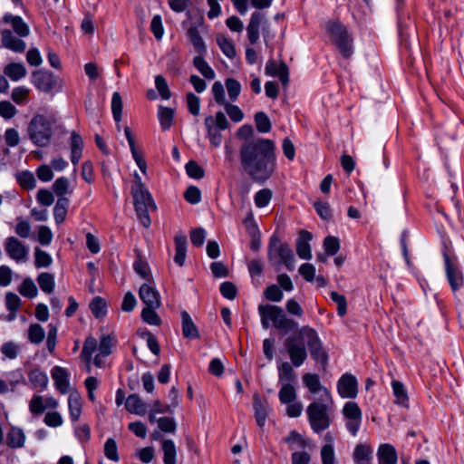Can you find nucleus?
<instances>
[{
    "instance_id": "1",
    "label": "nucleus",
    "mask_w": 464,
    "mask_h": 464,
    "mask_svg": "<svg viewBox=\"0 0 464 464\" xmlns=\"http://www.w3.org/2000/svg\"><path fill=\"white\" fill-rule=\"evenodd\" d=\"M243 170L257 184H265L277 168L276 143L266 138H254L245 141L239 149Z\"/></svg>"
},
{
    "instance_id": "2",
    "label": "nucleus",
    "mask_w": 464,
    "mask_h": 464,
    "mask_svg": "<svg viewBox=\"0 0 464 464\" xmlns=\"http://www.w3.org/2000/svg\"><path fill=\"white\" fill-rule=\"evenodd\" d=\"M333 403L330 391L325 390L324 395H320L307 406V420L314 433L320 434L331 426Z\"/></svg>"
},
{
    "instance_id": "3",
    "label": "nucleus",
    "mask_w": 464,
    "mask_h": 464,
    "mask_svg": "<svg viewBox=\"0 0 464 464\" xmlns=\"http://www.w3.org/2000/svg\"><path fill=\"white\" fill-rule=\"evenodd\" d=\"M324 29L329 41L341 56L344 59L351 58L354 53V37L349 27L339 19H332L326 22Z\"/></svg>"
},
{
    "instance_id": "4",
    "label": "nucleus",
    "mask_w": 464,
    "mask_h": 464,
    "mask_svg": "<svg viewBox=\"0 0 464 464\" xmlns=\"http://www.w3.org/2000/svg\"><path fill=\"white\" fill-rule=\"evenodd\" d=\"M257 311L264 329L274 326L280 332L289 333L298 327V324L294 319L287 317L280 306L262 304L258 305Z\"/></svg>"
},
{
    "instance_id": "5",
    "label": "nucleus",
    "mask_w": 464,
    "mask_h": 464,
    "mask_svg": "<svg viewBox=\"0 0 464 464\" xmlns=\"http://www.w3.org/2000/svg\"><path fill=\"white\" fill-rule=\"evenodd\" d=\"M112 346L113 338L110 334L102 335L99 344L94 337H87L80 354L81 359L87 364H90L92 354L98 350V353L94 356L93 363L95 366L102 368L104 366L103 359L111 353Z\"/></svg>"
},
{
    "instance_id": "6",
    "label": "nucleus",
    "mask_w": 464,
    "mask_h": 464,
    "mask_svg": "<svg viewBox=\"0 0 464 464\" xmlns=\"http://www.w3.org/2000/svg\"><path fill=\"white\" fill-rule=\"evenodd\" d=\"M136 185L132 188L133 203L136 215L139 220L145 227L150 226L151 220L150 217V210L155 209L156 205L148 189L145 188L141 181V178L138 173L134 175Z\"/></svg>"
},
{
    "instance_id": "7",
    "label": "nucleus",
    "mask_w": 464,
    "mask_h": 464,
    "mask_svg": "<svg viewBox=\"0 0 464 464\" xmlns=\"http://www.w3.org/2000/svg\"><path fill=\"white\" fill-rule=\"evenodd\" d=\"M267 256L276 270L282 266L289 271L295 269V258L293 249L287 243L282 242L276 234H273L269 239Z\"/></svg>"
},
{
    "instance_id": "8",
    "label": "nucleus",
    "mask_w": 464,
    "mask_h": 464,
    "mask_svg": "<svg viewBox=\"0 0 464 464\" xmlns=\"http://www.w3.org/2000/svg\"><path fill=\"white\" fill-rule=\"evenodd\" d=\"M31 82L38 92L51 96L63 89V80L60 76L47 69L34 71L31 73Z\"/></svg>"
},
{
    "instance_id": "9",
    "label": "nucleus",
    "mask_w": 464,
    "mask_h": 464,
    "mask_svg": "<svg viewBox=\"0 0 464 464\" xmlns=\"http://www.w3.org/2000/svg\"><path fill=\"white\" fill-rule=\"evenodd\" d=\"M298 336L306 342L312 359L325 368L328 363V354L317 332L314 328L304 325L298 330Z\"/></svg>"
},
{
    "instance_id": "10",
    "label": "nucleus",
    "mask_w": 464,
    "mask_h": 464,
    "mask_svg": "<svg viewBox=\"0 0 464 464\" xmlns=\"http://www.w3.org/2000/svg\"><path fill=\"white\" fill-rule=\"evenodd\" d=\"M444 270L447 281L454 295L464 286V276L459 266L458 257L448 253L447 249L442 252Z\"/></svg>"
},
{
    "instance_id": "11",
    "label": "nucleus",
    "mask_w": 464,
    "mask_h": 464,
    "mask_svg": "<svg viewBox=\"0 0 464 464\" xmlns=\"http://www.w3.org/2000/svg\"><path fill=\"white\" fill-rule=\"evenodd\" d=\"M209 142L214 147H219L222 142L221 130L228 128L229 123L222 111H218L215 116H208L204 121Z\"/></svg>"
},
{
    "instance_id": "12",
    "label": "nucleus",
    "mask_w": 464,
    "mask_h": 464,
    "mask_svg": "<svg viewBox=\"0 0 464 464\" xmlns=\"http://www.w3.org/2000/svg\"><path fill=\"white\" fill-rule=\"evenodd\" d=\"M278 398L281 404H286V415L290 418H297L303 412V404L296 401L297 392L295 384L280 385Z\"/></svg>"
},
{
    "instance_id": "13",
    "label": "nucleus",
    "mask_w": 464,
    "mask_h": 464,
    "mask_svg": "<svg viewBox=\"0 0 464 464\" xmlns=\"http://www.w3.org/2000/svg\"><path fill=\"white\" fill-rule=\"evenodd\" d=\"M52 129L49 121L43 115H36L31 120V140L45 147L50 143Z\"/></svg>"
},
{
    "instance_id": "14",
    "label": "nucleus",
    "mask_w": 464,
    "mask_h": 464,
    "mask_svg": "<svg viewBox=\"0 0 464 464\" xmlns=\"http://www.w3.org/2000/svg\"><path fill=\"white\" fill-rule=\"evenodd\" d=\"M305 341H303L298 336V332L285 340V347L290 358L293 366L298 368L307 359V351L305 347Z\"/></svg>"
},
{
    "instance_id": "15",
    "label": "nucleus",
    "mask_w": 464,
    "mask_h": 464,
    "mask_svg": "<svg viewBox=\"0 0 464 464\" xmlns=\"http://www.w3.org/2000/svg\"><path fill=\"white\" fill-rule=\"evenodd\" d=\"M345 428L348 432L356 437L362 425V412L355 401H347L343 408Z\"/></svg>"
},
{
    "instance_id": "16",
    "label": "nucleus",
    "mask_w": 464,
    "mask_h": 464,
    "mask_svg": "<svg viewBox=\"0 0 464 464\" xmlns=\"http://www.w3.org/2000/svg\"><path fill=\"white\" fill-rule=\"evenodd\" d=\"M339 395L344 399H354L358 394V382L351 373L343 374L337 382Z\"/></svg>"
},
{
    "instance_id": "17",
    "label": "nucleus",
    "mask_w": 464,
    "mask_h": 464,
    "mask_svg": "<svg viewBox=\"0 0 464 464\" xmlns=\"http://www.w3.org/2000/svg\"><path fill=\"white\" fill-rule=\"evenodd\" d=\"M139 296L144 303L145 306L160 308L161 304L160 293L150 284L144 283L140 285L139 289Z\"/></svg>"
},
{
    "instance_id": "18",
    "label": "nucleus",
    "mask_w": 464,
    "mask_h": 464,
    "mask_svg": "<svg viewBox=\"0 0 464 464\" xmlns=\"http://www.w3.org/2000/svg\"><path fill=\"white\" fill-rule=\"evenodd\" d=\"M31 412L42 414L46 410H54L58 407V401L53 396L34 395L31 399Z\"/></svg>"
},
{
    "instance_id": "19",
    "label": "nucleus",
    "mask_w": 464,
    "mask_h": 464,
    "mask_svg": "<svg viewBox=\"0 0 464 464\" xmlns=\"http://www.w3.org/2000/svg\"><path fill=\"white\" fill-rule=\"evenodd\" d=\"M51 375L55 389L62 394L68 393L70 391V382L67 370L56 365L52 369Z\"/></svg>"
},
{
    "instance_id": "20",
    "label": "nucleus",
    "mask_w": 464,
    "mask_h": 464,
    "mask_svg": "<svg viewBox=\"0 0 464 464\" xmlns=\"http://www.w3.org/2000/svg\"><path fill=\"white\" fill-rule=\"evenodd\" d=\"M313 235L307 230H301L296 239V253L301 259L310 260L312 258V251L310 241Z\"/></svg>"
},
{
    "instance_id": "21",
    "label": "nucleus",
    "mask_w": 464,
    "mask_h": 464,
    "mask_svg": "<svg viewBox=\"0 0 464 464\" xmlns=\"http://www.w3.org/2000/svg\"><path fill=\"white\" fill-rule=\"evenodd\" d=\"M266 73L272 77H278L284 86L289 82L288 67L284 62L277 65L274 60H268L266 64Z\"/></svg>"
},
{
    "instance_id": "22",
    "label": "nucleus",
    "mask_w": 464,
    "mask_h": 464,
    "mask_svg": "<svg viewBox=\"0 0 464 464\" xmlns=\"http://www.w3.org/2000/svg\"><path fill=\"white\" fill-rule=\"evenodd\" d=\"M70 145V160L73 166L79 164L83 151V140L80 134L72 131L69 140Z\"/></svg>"
},
{
    "instance_id": "23",
    "label": "nucleus",
    "mask_w": 464,
    "mask_h": 464,
    "mask_svg": "<svg viewBox=\"0 0 464 464\" xmlns=\"http://www.w3.org/2000/svg\"><path fill=\"white\" fill-rule=\"evenodd\" d=\"M124 134L127 139V141H128L130 152H131V156H132L135 163L139 167L141 173L146 175L147 174V162L144 160L143 156L138 151V150L136 148L134 137H133L131 130L129 127H125Z\"/></svg>"
},
{
    "instance_id": "24",
    "label": "nucleus",
    "mask_w": 464,
    "mask_h": 464,
    "mask_svg": "<svg viewBox=\"0 0 464 464\" xmlns=\"http://www.w3.org/2000/svg\"><path fill=\"white\" fill-rule=\"evenodd\" d=\"M68 410L72 422H77L80 420L82 411V400L77 392H73L69 394Z\"/></svg>"
},
{
    "instance_id": "25",
    "label": "nucleus",
    "mask_w": 464,
    "mask_h": 464,
    "mask_svg": "<svg viewBox=\"0 0 464 464\" xmlns=\"http://www.w3.org/2000/svg\"><path fill=\"white\" fill-rule=\"evenodd\" d=\"M379 464H397L398 455L395 448L388 443L380 445L378 451Z\"/></svg>"
},
{
    "instance_id": "26",
    "label": "nucleus",
    "mask_w": 464,
    "mask_h": 464,
    "mask_svg": "<svg viewBox=\"0 0 464 464\" xmlns=\"http://www.w3.org/2000/svg\"><path fill=\"white\" fill-rule=\"evenodd\" d=\"M253 408L256 424L259 428H263L268 415V405L266 402L263 401L258 395H255L253 399Z\"/></svg>"
},
{
    "instance_id": "27",
    "label": "nucleus",
    "mask_w": 464,
    "mask_h": 464,
    "mask_svg": "<svg viewBox=\"0 0 464 464\" xmlns=\"http://www.w3.org/2000/svg\"><path fill=\"white\" fill-rule=\"evenodd\" d=\"M181 324H182V334L188 339H198L199 338V333L198 327L192 321L191 316L187 311L181 312Z\"/></svg>"
},
{
    "instance_id": "28",
    "label": "nucleus",
    "mask_w": 464,
    "mask_h": 464,
    "mask_svg": "<svg viewBox=\"0 0 464 464\" xmlns=\"http://www.w3.org/2000/svg\"><path fill=\"white\" fill-rule=\"evenodd\" d=\"M262 21V14L258 12L252 14L248 25L246 27L247 38L250 44H255L259 39V30Z\"/></svg>"
},
{
    "instance_id": "29",
    "label": "nucleus",
    "mask_w": 464,
    "mask_h": 464,
    "mask_svg": "<svg viewBox=\"0 0 464 464\" xmlns=\"http://www.w3.org/2000/svg\"><path fill=\"white\" fill-rule=\"evenodd\" d=\"M126 410L133 414L143 416L147 413V405L137 394H130L126 399Z\"/></svg>"
},
{
    "instance_id": "30",
    "label": "nucleus",
    "mask_w": 464,
    "mask_h": 464,
    "mask_svg": "<svg viewBox=\"0 0 464 464\" xmlns=\"http://www.w3.org/2000/svg\"><path fill=\"white\" fill-rule=\"evenodd\" d=\"M278 371V384H295V372L291 363L287 362H282L277 367Z\"/></svg>"
},
{
    "instance_id": "31",
    "label": "nucleus",
    "mask_w": 464,
    "mask_h": 464,
    "mask_svg": "<svg viewBox=\"0 0 464 464\" xmlns=\"http://www.w3.org/2000/svg\"><path fill=\"white\" fill-rule=\"evenodd\" d=\"M1 35L2 44L5 47L14 52H23L25 49V43L14 36L10 30H3Z\"/></svg>"
},
{
    "instance_id": "32",
    "label": "nucleus",
    "mask_w": 464,
    "mask_h": 464,
    "mask_svg": "<svg viewBox=\"0 0 464 464\" xmlns=\"http://www.w3.org/2000/svg\"><path fill=\"white\" fill-rule=\"evenodd\" d=\"M175 242V256L174 262L179 266H183L186 260V253H187V237L184 235H177L174 238Z\"/></svg>"
},
{
    "instance_id": "33",
    "label": "nucleus",
    "mask_w": 464,
    "mask_h": 464,
    "mask_svg": "<svg viewBox=\"0 0 464 464\" xmlns=\"http://www.w3.org/2000/svg\"><path fill=\"white\" fill-rule=\"evenodd\" d=\"M372 449L367 444H357L353 454L356 464H365L372 460Z\"/></svg>"
},
{
    "instance_id": "34",
    "label": "nucleus",
    "mask_w": 464,
    "mask_h": 464,
    "mask_svg": "<svg viewBox=\"0 0 464 464\" xmlns=\"http://www.w3.org/2000/svg\"><path fill=\"white\" fill-rule=\"evenodd\" d=\"M5 249L9 256L16 260L25 257L26 248L15 237H9L5 244Z\"/></svg>"
},
{
    "instance_id": "35",
    "label": "nucleus",
    "mask_w": 464,
    "mask_h": 464,
    "mask_svg": "<svg viewBox=\"0 0 464 464\" xmlns=\"http://www.w3.org/2000/svg\"><path fill=\"white\" fill-rule=\"evenodd\" d=\"M303 382L312 394L321 392L320 395H324L327 388L321 385L320 378L316 373H305L303 375Z\"/></svg>"
},
{
    "instance_id": "36",
    "label": "nucleus",
    "mask_w": 464,
    "mask_h": 464,
    "mask_svg": "<svg viewBox=\"0 0 464 464\" xmlns=\"http://www.w3.org/2000/svg\"><path fill=\"white\" fill-rule=\"evenodd\" d=\"M161 450L163 452L164 464L177 463V448L175 442L171 439H165L162 440Z\"/></svg>"
},
{
    "instance_id": "37",
    "label": "nucleus",
    "mask_w": 464,
    "mask_h": 464,
    "mask_svg": "<svg viewBox=\"0 0 464 464\" xmlns=\"http://www.w3.org/2000/svg\"><path fill=\"white\" fill-rule=\"evenodd\" d=\"M34 265L37 269L48 268L53 264L52 256L39 246L34 247Z\"/></svg>"
},
{
    "instance_id": "38",
    "label": "nucleus",
    "mask_w": 464,
    "mask_h": 464,
    "mask_svg": "<svg viewBox=\"0 0 464 464\" xmlns=\"http://www.w3.org/2000/svg\"><path fill=\"white\" fill-rule=\"evenodd\" d=\"M70 200L67 198H58L55 206L53 208V218L57 225L64 222Z\"/></svg>"
},
{
    "instance_id": "39",
    "label": "nucleus",
    "mask_w": 464,
    "mask_h": 464,
    "mask_svg": "<svg viewBox=\"0 0 464 464\" xmlns=\"http://www.w3.org/2000/svg\"><path fill=\"white\" fill-rule=\"evenodd\" d=\"M187 34L196 52L203 55L207 48L198 29L196 26H191L188 29Z\"/></svg>"
},
{
    "instance_id": "40",
    "label": "nucleus",
    "mask_w": 464,
    "mask_h": 464,
    "mask_svg": "<svg viewBox=\"0 0 464 464\" xmlns=\"http://www.w3.org/2000/svg\"><path fill=\"white\" fill-rule=\"evenodd\" d=\"M393 395L395 396V403L401 406H408L409 397L404 384L397 380H393L391 382Z\"/></svg>"
},
{
    "instance_id": "41",
    "label": "nucleus",
    "mask_w": 464,
    "mask_h": 464,
    "mask_svg": "<svg viewBox=\"0 0 464 464\" xmlns=\"http://www.w3.org/2000/svg\"><path fill=\"white\" fill-rule=\"evenodd\" d=\"M193 65L206 79L213 80L216 77L214 70L203 58V55L199 54L195 56L193 59Z\"/></svg>"
},
{
    "instance_id": "42",
    "label": "nucleus",
    "mask_w": 464,
    "mask_h": 464,
    "mask_svg": "<svg viewBox=\"0 0 464 464\" xmlns=\"http://www.w3.org/2000/svg\"><path fill=\"white\" fill-rule=\"evenodd\" d=\"M48 382V376L44 372L39 369L31 370V386L33 388L42 392L47 387Z\"/></svg>"
},
{
    "instance_id": "43",
    "label": "nucleus",
    "mask_w": 464,
    "mask_h": 464,
    "mask_svg": "<svg viewBox=\"0 0 464 464\" xmlns=\"http://www.w3.org/2000/svg\"><path fill=\"white\" fill-rule=\"evenodd\" d=\"M40 289L47 294L53 292L55 287L54 276L51 273L43 272L36 278Z\"/></svg>"
},
{
    "instance_id": "44",
    "label": "nucleus",
    "mask_w": 464,
    "mask_h": 464,
    "mask_svg": "<svg viewBox=\"0 0 464 464\" xmlns=\"http://www.w3.org/2000/svg\"><path fill=\"white\" fill-rule=\"evenodd\" d=\"M53 238V234L51 228L47 226L42 225L36 227L34 233V239L43 246L51 245Z\"/></svg>"
},
{
    "instance_id": "45",
    "label": "nucleus",
    "mask_w": 464,
    "mask_h": 464,
    "mask_svg": "<svg viewBox=\"0 0 464 464\" xmlns=\"http://www.w3.org/2000/svg\"><path fill=\"white\" fill-rule=\"evenodd\" d=\"M90 309L93 316L97 319H102L107 314V303L106 301L101 297H94L90 303Z\"/></svg>"
},
{
    "instance_id": "46",
    "label": "nucleus",
    "mask_w": 464,
    "mask_h": 464,
    "mask_svg": "<svg viewBox=\"0 0 464 464\" xmlns=\"http://www.w3.org/2000/svg\"><path fill=\"white\" fill-rule=\"evenodd\" d=\"M174 111L171 108L160 106L158 117L162 130H169L174 120Z\"/></svg>"
},
{
    "instance_id": "47",
    "label": "nucleus",
    "mask_w": 464,
    "mask_h": 464,
    "mask_svg": "<svg viewBox=\"0 0 464 464\" xmlns=\"http://www.w3.org/2000/svg\"><path fill=\"white\" fill-rule=\"evenodd\" d=\"M4 21L5 23H10L14 31L19 36H26L27 35V34H28L27 24L22 20L21 17L6 14L4 17Z\"/></svg>"
},
{
    "instance_id": "48",
    "label": "nucleus",
    "mask_w": 464,
    "mask_h": 464,
    "mask_svg": "<svg viewBox=\"0 0 464 464\" xmlns=\"http://www.w3.org/2000/svg\"><path fill=\"white\" fill-rule=\"evenodd\" d=\"M103 452L107 459L116 463L120 461L118 445L114 439L109 438L106 440L103 447Z\"/></svg>"
},
{
    "instance_id": "49",
    "label": "nucleus",
    "mask_w": 464,
    "mask_h": 464,
    "mask_svg": "<svg viewBox=\"0 0 464 464\" xmlns=\"http://www.w3.org/2000/svg\"><path fill=\"white\" fill-rule=\"evenodd\" d=\"M4 72L13 81H18L26 74V69L20 63H10L5 66Z\"/></svg>"
},
{
    "instance_id": "50",
    "label": "nucleus",
    "mask_w": 464,
    "mask_h": 464,
    "mask_svg": "<svg viewBox=\"0 0 464 464\" xmlns=\"http://www.w3.org/2000/svg\"><path fill=\"white\" fill-rule=\"evenodd\" d=\"M53 190L58 198H65L64 195L71 194L70 182L68 178L60 177L53 183Z\"/></svg>"
},
{
    "instance_id": "51",
    "label": "nucleus",
    "mask_w": 464,
    "mask_h": 464,
    "mask_svg": "<svg viewBox=\"0 0 464 464\" xmlns=\"http://www.w3.org/2000/svg\"><path fill=\"white\" fill-rule=\"evenodd\" d=\"M273 197V192L270 188H262L258 190L254 196V202L256 208H263L269 205Z\"/></svg>"
},
{
    "instance_id": "52",
    "label": "nucleus",
    "mask_w": 464,
    "mask_h": 464,
    "mask_svg": "<svg viewBox=\"0 0 464 464\" xmlns=\"http://www.w3.org/2000/svg\"><path fill=\"white\" fill-rule=\"evenodd\" d=\"M217 43L222 51V53L229 59H233L237 53L235 49V45L232 41L228 40L227 37L223 35H218L217 37Z\"/></svg>"
},
{
    "instance_id": "53",
    "label": "nucleus",
    "mask_w": 464,
    "mask_h": 464,
    "mask_svg": "<svg viewBox=\"0 0 464 464\" xmlns=\"http://www.w3.org/2000/svg\"><path fill=\"white\" fill-rule=\"evenodd\" d=\"M157 309L151 306H145L141 311L142 320L148 324L159 326L161 324V319L156 312Z\"/></svg>"
},
{
    "instance_id": "54",
    "label": "nucleus",
    "mask_w": 464,
    "mask_h": 464,
    "mask_svg": "<svg viewBox=\"0 0 464 464\" xmlns=\"http://www.w3.org/2000/svg\"><path fill=\"white\" fill-rule=\"evenodd\" d=\"M256 127L260 133H268L271 130V121L264 111H258L255 114Z\"/></svg>"
},
{
    "instance_id": "55",
    "label": "nucleus",
    "mask_w": 464,
    "mask_h": 464,
    "mask_svg": "<svg viewBox=\"0 0 464 464\" xmlns=\"http://www.w3.org/2000/svg\"><path fill=\"white\" fill-rule=\"evenodd\" d=\"M264 296L266 300L274 303H279L284 298V293L281 287L273 284L268 285L264 291Z\"/></svg>"
},
{
    "instance_id": "56",
    "label": "nucleus",
    "mask_w": 464,
    "mask_h": 464,
    "mask_svg": "<svg viewBox=\"0 0 464 464\" xmlns=\"http://www.w3.org/2000/svg\"><path fill=\"white\" fill-rule=\"evenodd\" d=\"M122 107L121 96L119 92H115L111 97V112L117 123L121 121Z\"/></svg>"
},
{
    "instance_id": "57",
    "label": "nucleus",
    "mask_w": 464,
    "mask_h": 464,
    "mask_svg": "<svg viewBox=\"0 0 464 464\" xmlns=\"http://www.w3.org/2000/svg\"><path fill=\"white\" fill-rule=\"evenodd\" d=\"M185 169L188 176L191 179H200L205 176L204 169L195 160H189Z\"/></svg>"
},
{
    "instance_id": "58",
    "label": "nucleus",
    "mask_w": 464,
    "mask_h": 464,
    "mask_svg": "<svg viewBox=\"0 0 464 464\" xmlns=\"http://www.w3.org/2000/svg\"><path fill=\"white\" fill-rule=\"evenodd\" d=\"M331 299L337 305V314L339 316L343 317L347 313V301L346 297L339 294L335 291H332L330 294Z\"/></svg>"
},
{
    "instance_id": "59",
    "label": "nucleus",
    "mask_w": 464,
    "mask_h": 464,
    "mask_svg": "<svg viewBox=\"0 0 464 464\" xmlns=\"http://www.w3.org/2000/svg\"><path fill=\"white\" fill-rule=\"evenodd\" d=\"M225 84H226V88H227L229 99L232 102H235L237 99V97L239 96L240 92H241L240 82L234 78H227L226 80Z\"/></svg>"
},
{
    "instance_id": "60",
    "label": "nucleus",
    "mask_w": 464,
    "mask_h": 464,
    "mask_svg": "<svg viewBox=\"0 0 464 464\" xmlns=\"http://www.w3.org/2000/svg\"><path fill=\"white\" fill-rule=\"evenodd\" d=\"M155 87L162 100H169L171 97L168 82L162 75L155 76Z\"/></svg>"
},
{
    "instance_id": "61",
    "label": "nucleus",
    "mask_w": 464,
    "mask_h": 464,
    "mask_svg": "<svg viewBox=\"0 0 464 464\" xmlns=\"http://www.w3.org/2000/svg\"><path fill=\"white\" fill-rule=\"evenodd\" d=\"M322 464H335L334 444L325 443L321 449Z\"/></svg>"
},
{
    "instance_id": "62",
    "label": "nucleus",
    "mask_w": 464,
    "mask_h": 464,
    "mask_svg": "<svg viewBox=\"0 0 464 464\" xmlns=\"http://www.w3.org/2000/svg\"><path fill=\"white\" fill-rule=\"evenodd\" d=\"M159 429L166 433H175L177 423L172 417H161L157 420Z\"/></svg>"
},
{
    "instance_id": "63",
    "label": "nucleus",
    "mask_w": 464,
    "mask_h": 464,
    "mask_svg": "<svg viewBox=\"0 0 464 464\" xmlns=\"http://www.w3.org/2000/svg\"><path fill=\"white\" fill-rule=\"evenodd\" d=\"M324 249L328 256H334L340 249V241L336 237L328 236L324 239Z\"/></svg>"
},
{
    "instance_id": "64",
    "label": "nucleus",
    "mask_w": 464,
    "mask_h": 464,
    "mask_svg": "<svg viewBox=\"0 0 464 464\" xmlns=\"http://www.w3.org/2000/svg\"><path fill=\"white\" fill-rule=\"evenodd\" d=\"M219 291L221 295L228 300H234L237 295V286L229 281L223 282L220 285Z\"/></svg>"
}]
</instances>
